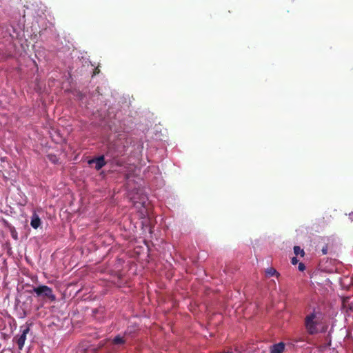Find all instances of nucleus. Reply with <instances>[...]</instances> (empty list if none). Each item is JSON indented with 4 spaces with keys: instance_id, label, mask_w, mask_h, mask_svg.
<instances>
[{
    "instance_id": "nucleus-1",
    "label": "nucleus",
    "mask_w": 353,
    "mask_h": 353,
    "mask_svg": "<svg viewBox=\"0 0 353 353\" xmlns=\"http://www.w3.org/2000/svg\"><path fill=\"white\" fill-rule=\"evenodd\" d=\"M74 96L79 101L81 106L89 110L95 119H99L101 122L108 123V120L110 119L109 112L107 113L105 110L99 109L95 111L93 107V104L95 103L98 105L99 101L101 103H103V101L101 99L102 94H100L99 88L92 94L76 91Z\"/></svg>"
},
{
    "instance_id": "nucleus-2",
    "label": "nucleus",
    "mask_w": 353,
    "mask_h": 353,
    "mask_svg": "<svg viewBox=\"0 0 353 353\" xmlns=\"http://www.w3.org/2000/svg\"><path fill=\"white\" fill-rule=\"evenodd\" d=\"M304 325L310 335L325 333L328 327L325 322L323 313L319 310L316 309H313L311 312L305 316Z\"/></svg>"
},
{
    "instance_id": "nucleus-3",
    "label": "nucleus",
    "mask_w": 353,
    "mask_h": 353,
    "mask_svg": "<svg viewBox=\"0 0 353 353\" xmlns=\"http://www.w3.org/2000/svg\"><path fill=\"white\" fill-rule=\"evenodd\" d=\"M30 292L35 294L37 297L46 298L50 301L56 300V296L53 294L52 288L45 285L33 287Z\"/></svg>"
},
{
    "instance_id": "nucleus-4",
    "label": "nucleus",
    "mask_w": 353,
    "mask_h": 353,
    "mask_svg": "<svg viewBox=\"0 0 353 353\" xmlns=\"http://www.w3.org/2000/svg\"><path fill=\"white\" fill-rule=\"evenodd\" d=\"M130 143V141L128 139H125V142H122L121 139L117 140L114 143L109 146V150L111 148L114 149V154H110L111 157L114 158L123 155Z\"/></svg>"
},
{
    "instance_id": "nucleus-5",
    "label": "nucleus",
    "mask_w": 353,
    "mask_h": 353,
    "mask_svg": "<svg viewBox=\"0 0 353 353\" xmlns=\"http://www.w3.org/2000/svg\"><path fill=\"white\" fill-rule=\"evenodd\" d=\"M30 332V327L28 325H24L20 327V334L14 336V341L18 345L19 350H22L25 341L26 340L27 334Z\"/></svg>"
},
{
    "instance_id": "nucleus-6",
    "label": "nucleus",
    "mask_w": 353,
    "mask_h": 353,
    "mask_svg": "<svg viewBox=\"0 0 353 353\" xmlns=\"http://www.w3.org/2000/svg\"><path fill=\"white\" fill-rule=\"evenodd\" d=\"M134 206L136 208L139 209L140 217L141 219H145L148 216L146 201L145 198L141 199V201H136L134 203Z\"/></svg>"
},
{
    "instance_id": "nucleus-7",
    "label": "nucleus",
    "mask_w": 353,
    "mask_h": 353,
    "mask_svg": "<svg viewBox=\"0 0 353 353\" xmlns=\"http://www.w3.org/2000/svg\"><path fill=\"white\" fill-rule=\"evenodd\" d=\"M88 163L89 165L95 163V169L97 170H100L106 164L103 155H101L96 158L90 159Z\"/></svg>"
},
{
    "instance_id": "nucleus-8",
    "label": "nucleus",
    "mask_w": 353,
    "mask_h": 353,
    "mask_svg": "<svg viewBox=\"0 0 353 353\" xmlns=\"http://www.w3.org/2000/svg\"><path fill=\"white\" fill-rule=\"evenodd\" d=\"M41 224V219L39 215L34 212L31 216L30 225L34 229H37Z\"/></svg>"
},
{
    "instance_id": "nucleus-9",
    "label": "nucleus",
    "mask_w": 353,
    "mask_h": 353,
    "mask_svg": "<svg viewBox=\"0 0 353 353\" xmlns=\"http://www.w3.org/2000/svg\"><path fill=\"white\" fill-rule=\"evenodd\" d=\"M285 343L279 342L270 347V353H283L285 350Z\"/></svg>"
},
{
    "instance_id": "nucleus-10",
    "label": "nucleus",
    "mask_w": 353,
    "mask_h": 353,
    "mask_svg": "<svg viewBox=\"0 0 353 353\" xmlns=\"http://www.w3.org/2000/svg\"><path fill=\"white\" fill-rule=\"evenodd\" d=\"M265 274L268 277H271V276H279V272L273 268H268L265 270Z\"/></svg>"
},
{
    "instance_id": "nucleus-11",
    "label": "nucleus",
    "mask_w": 353,
    "mask_h": 353,
    "mask_svg": "<svg viewBox=\"0 0 353 353\" xmlns=\"http://www.w3.org/2000/svg\"><path fill=\"white\" fill-rule=\"evenodd\" d=\"M112 343L114 345H123L125 343V340L120 335H117L112 339Z\"/></svg>"
},
{
    "instance_id": "nucleus-12",
    "label": "nucleus",
    "mask_w": 353,
    "mask_h": 353,
    "mask_svg": "<svg viewBox=\"0 0 353 353\" xmlns=\"http://www.w3.org/2000/svg\"><path fill=\"white\" fill-rule=\"evenodd\" d=\"M72 48H74V46L72 43L68 42V43L65 44V46L58 48L59 51L66 52L70 51Z\"/></svg>"
},
{
    "instance_id": "nucleus-13",
    "label": "nucleus",
    "mask_w": 353,
    "mask_h": 353,
    "mask_svg": "<svg viewBox=\"0 0 353 353\" xmlns=\"http://www.w3.org/2000/svg\"><path fill=\"white\" fill-rule=\"evenodd\" d=\"M48 159L49 161H50L54 164L57 163L59 161V159L57 157V156L54 154H49L48 155Z\"/></svg>"
},
{
    "instance_id": "nucleus-14",
    "label": "nucleus",
    "mask_w": 353,
    "mask_h": 353,
    "mask_svg": "<svg viewBox=\"0 0 353 353\" xmlns=\"http://www.w3.org/2000/svg\"><path fill=\"white\" fill-rule=\"evenodd\" d=\"M294 252L296 255H298L299 254H301L303 255L304 251L302 250L299 246H294Z\"/></svg>"
},
{
    "instance_id": "nucleus-15",
    "label": "nucleus",
    "mask_w": 353,
    "mask_h": 353,
    "mask_svg": "<svg viewBox=\"0 0 353 353\" xmlns=\"http://www.w3.org/2000/svg\"><path fill=\"white\" fill-rule=\"evenodd\" d=\"M321 252H322V254H323V255H325V254H327L328 253V246H327V245H324L321 248Z\"/></svg>"
},
{
    "instance_id": "nucleus-16",
    "label": "nucleus",
    "mask_w": 353,
    "mask_h": 353,
    "mask_svg": "<svg viewBox=\"0 0 353 353\" xmlns=\"http://www.w3.org/2000/svg\"><path fill=\"white\" fill-rule=\"evenodd\" d=\"M298 269L300 270V271H303L305 269V266L304 265V263H299V265H298Z\"/></svg>"
},
{
    "instance_id": "nucleus-17",
    "label": "nucleus",
    "mask_w": 353,
    "mask_h": 353,
    "mask_svg": "<svg viewBox=\"0 0 353 353\" xmlns=\"http://www.w3.org/2000/svg\"><path fill=\"white\" fill-rule=\"evenodd\" d=\"M291 262L293 265H296L298 263V259H296V257H292Z\"/></svg>"
},
{
    "instance_id": "nucleus-18",
    "label": "nucleus",
    "mask_w": 353,
    "mask_h": 353,
    "mask_svg": "<svg viewBox=\"0 0 353 353\" xmlns=\"http://www.w3.org/2000/svg\"><path fill=\"white\" fill-rule=\"evenodd\" d=\"M349 217L351 219V221H353V212L349 214Z\"/></svg>"
},
{
    "instance_id": "nucleus-19",
    "label": "nucleus",
    "mask_w": 353,
    "mask_h": 353,
    "mask_svg": "<svg viewBox=\"0 0 353 353\" xmlns=\"http://www.w3.org/2000/svg\"><path fill=\"white\" fill-rule=\"evenodd\" d=\"M12 237H13L14 239H17V234H12Z\"/></svg>"
}]
</instances>
